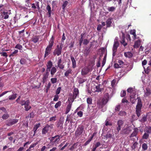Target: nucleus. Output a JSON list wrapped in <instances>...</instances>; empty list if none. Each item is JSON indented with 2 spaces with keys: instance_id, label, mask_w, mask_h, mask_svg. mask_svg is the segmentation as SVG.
Returning <instances> with one entry per match:
<instances>
[{
  "instance_id": "obj_1",
  "label": "nucleus",
  "mask_w": 151,
  "mask_h": 151,
  "mask_svg": "<svg viewBox=\"0 0 151 151\" xmlns=\"http://www.w3.org/2000/svg\"><path fill=\"white\" fill-rule=\"evenodd\" d=\"M60 137V136L59 135H57L54 137H50L49 138L50 143L52 145L56 146L59 143Z\"/></svg>"
},
{
  "instance_id": "obj_2",
  "label": "nucleus",
  "mask_w": 151,
  "mask_h": 151,
  "mask_svg": "<svg viewBox=\"0 0 151 151\" xmlns=\"http://www.w3.org/2000/svg\"><path fill=\"white\" fill-rule=\"evenodd\" d=\"M112 138L113 140L115 139L114 137V134L112 130H110L108 131L105 135L104 136V139H108Z\"/></svg>"
},
{
  "instance_id": "obj_3",
  "label": "nucleus",
  "mask_w": 151,
  "mask_h": 151,
  "mask_svg": "<svg viewBox=\"0 0 151 151\" xmlns=\"http://www.w3.org/2000/svg\"><path fill=\"white\" fill-rule=\"evenodd\" d=\"M54 43V38L52 36L49 42V45L45 50L51 52Z\"/></svg>"
},
{
  "instance_id": "obj_4",
  "label": "nucleus",
  "mask_w": 151,
  "mask_h": 151,
  "mask_svg": "<svg viewBox=\"0 0 151 151\" xmlns=\"http://www.w3.org/2000/svg\"><path fill=\"white\" fill-rule=\"evenodd\" d=\"M119 45L118 41L115 40L114 41V42L112 48L113 56L114 57L115 55V53L116 51L117 48Z\"/></svg>"
},
{
  "instance_id": "obj_5",
  "label": "nucleus",
  "mask_w": 151,
  "mask_h": 151,
  "mask_svg": "<svg viewBox=\"0 0 151 151\" xmlns=\"http://www.w3.org/2000/svg\"><path fill=\"white\" fill-rule=\"evenodd\" d=\"M62 46L61 45H58L57 47L54 50L53 53L54 55H57L58 56H59L61 54V50L62 49Z\"/></svg>"
},
{
  "instance_id": "obj_6",
  "label": "nucleus",
  "mask_w": 151,
  "mask_h": 151,
  "mask_svg": "<svg viewBox=\"0 0 151 151\" xmlns=\"http://www.w3.org/2000/svg\"><path fill=\"white\" fill-rule=\"evenodd\" d=\"M84 129L83 127V126H78L75 132V135L76 136H78L81 135L83 133Z\"/></svg>"
},
{
  "instance_id": "obj_7",
  "label": "nucleus",
  "mask_w": 151,
  "mask_h": 151,
  "mask_svg": "<svg viewBox=\"0 0 151 151\" xmlns=\"http://www.w3.org/2000/svg\"><path fill=\"white\" fill-rule=\"evenodd\" d=\"M2 16L4 19H6L9 18V16L11 14L10 10H3Z\"/></svg>"
},
{
  "instance_id": "obj_8",
  "label": "nucleus",
  "mask_w": 151,
  "mask_h": 151,
  "mask_svg": "<svg viewBox=\"0 0 151 151\" xmlns=\"http://www.w3.org/2000/svg\"><path fill=\"white\" fill-rule=\"evenodd\" d=\"M18 122V120L17 119L9 120L7 121L6 124L8 126H11L17 123Z\"/></svg>"
},
{
  "instance_id": "obj_9",
  "label": "nucleus",
  "mask_w": 151,
  "mask_h": 151,
  "mask_svg": "<svg viewBox=\"0 0 151 151\" xmlns=\"http://www.w3.org/2000/svg\"><path fill=\"white\" fill-rule=\"evenodd\" d=\"M49 75V71L46 70L43 76L42 81L43 83H45L47 80Z\"/></svg>"
},
{
  "instance_id": "obj_10",
  "label": "nucleus",
  "mask_w": 151,
  "mask_h": 151,
  "mask_svg": "<svg viewBox=\"0 0 151 151\" xmlns=\"http://www.w3.org/2000/svg\"><path fill=\"white\" fill-rule=\"evenodd\" d=\"M109 97V94L108 93L105 94L102 100V103L104 104H105L107 103L108 101Z\"/></svg>"
},
{
  "instance_id": "obj_11",
  "label": "nucleus",
  "mask_w": 151,
  "mask_h": 151,
  "mask_svg": "<svg viewBox=\"0 0 151 151\" xmlns=\"http://www.w3.org/2000/svg\"><path fill=\"white\" fill-rule=\"evenodd\" d=\"M123 65V62L121 60H119L117 63L114 64V66L115 68H119L122 67Z\"/></svg>"
},
{
  "instance_id": "obj_12",
  "label": "nucleus",
  "mask_w": 151,
  "mask_h": 151,
  "mask_svg": "<svg viewBox=\"0 0 151 151\" xmlns=\"http://www.w3.org/2000/svg\"><path fill=\"white\" fill-rule=\"evenodd\" d=\"M124 122L122 120H119L117 123V126L116 127V130L119 132L121 129V126L123 124Z\"/></svg>"
},
{
  "instance_id": "obj_13",
  "label": "nucleus",
  "mask_w": 151,
  "mask_h": 151,
  "mask_svg": "<svg viewBox=\"0 0 151 151\" xmlns=\"http://www.w3.org/2000/svg\"><path fill=\"white\" fill-rule=\"evenodd\" d=\"M139 130L137 128H135L134 129V130L133 133L131 134L130 136V138L131 140H134V139L132 138L134 137H135L137 135L138 132Z\"/></svg>"
},
{
  "instance_id": "obj_14",
  "label": "nucleus",
  "mask_w": 151,
  "mask_h": 151,
  "mask_svg": "<svg viewBox=\"0 0 151 151\" xmlns=\"http://www.w3.org/2000/svg\"><path fill=\"white\" fill-rule=\"evenodd\" d=\"M151 94V91L148 88H147L144 91V96L145 97H149Z\"/></svg>"
},
{
  "instance_id": "obj_15",
  "label": "nucleus",
  "mask_w": 151,
  "mask_h": 151,
  "mask_svg": "<svg viewBox=\"0 0 151 151\" xmlns=\"http://www.w3.org/2000/svg\"><path fill=\"white\" fill-rule=\"evenodd\" d=\"M53 65L52 63L50 60L46 64L47 69L46 70L50 71V69L52 68Z\"/></svg>"
},
{
  "instance_id": "obj_16",
  "label": "nucleus",
  "mask_w": 151,
  "mask_h": 151,
  "mask_svg": "<svg viewBox=\"0 0 151 151\" xmlns=\"http://www.w3.org/2000/svg\"><path fill=\"white\" fill-rule=\"evenodd\" d=\"M79 91L78 88H75L73 90V98L76 99L79 95Z\"/></svg>"
},
{
  "instance_id": "obj_17",
  "label": "nucleus",
  "mask_w": 151,
  "mask_h": 151,
  "mask_svg": "<svg viewBox=\"0 0 151 151\" xmlns=\"http://www.w3.org/2000/svg\"><path fill=\"white\" fill-rule=\"evenodd\" d=\"M50 126L48 124H47L42 130V133L43 134H45L49 130Z\"/></svg>"
},
{
  "instance_id": "obj_18",
  "label": "nucleus",
  "mask_w": 151,
  "mask_h": 151,
  "mask_svg": "<svg viewBox=\"0 0 151 151\" xmlns=\"http://www.w3.org/2000/svg\"><path fill=\"white\" fill-rule=\"evenodd\" d=\"M131 131V127H128L125 129H123L122 130V133L124 134H128Z\"/></svg>"
},
{
  "instance_id": "obj_19",
  "label": "nucleus",
  "mask_w": 151,
  "mask_h": 151,
  "mask_svg": "<svg viewBox=\"0 0 151 151\" xmlns=\"http://www.w3.org/2000/svg\"><path fill=\"white\" fill-rule=\"evenodd\" d=\"M129 95H130L131 101L132 103H134L135 101V100L134 99L136 95V94L135 93V91H134V93H130Z\"/></svg>"
},
{
  "instance_id": "obj_20",
  "label": "nucleus",
  "mask_w": 151,
  "mask_h": 151,
  "mask_svg": "<svg viewBox=\"0 0 151 151\" xmlns=\"http://www.w3.org/2000/svg\"><path fill=\"white\" fill-rule=\"evenodd\" d=\"M29 100L26 101V104L24 105L25 110L26 111H28L31 108V106L29 105Z\"/></svg>"
},
{
  "instance_id": "obj_21",
  "label": "nucleus",
  "mask_w": 151,
  "mask_h": 151,
  "mask_svg": "<svg viewBox=\"0 0 151 151\" xmlns=\"http://www.w3.org/2000/svg\"><path fill=\"white\" fill-rule=\"evenodd\" d=\"M89 71V70L87 68H83L81 71V74L82 75H84L86 74Z\"/></svg>"
},
{
  "instance_id": "obj_22",
  "label": "nucleus",
  "mask_w": 151,
  "mask_h": 151,
  "mask_svg": "<svg viewBox=\"0 0 151 151\" xmlns=\"http://www.w3.org/2000/svg\"><path fill=\"white\" fill-rule=\"evenodd\" d=\"M142 106L141 100L140 99H138L137 105L136 106V109L141 110V108Z\"/></svg>"
},
{
  "instance_id": "obj_23",
  "label": "nucleus",
  "mask_w": 151,
  "mask_h": 151,
  "mask_svg": "<svg viewBox=\"0 0 151 151\" xmlns=\"http://www.w3.org/2000/svg\"><path fill=\"white\" fill-rule=\"evenodd\" d=\"M70 59L72 62V67L74 68L76 67V60H75L74 58L72 56H71Z\"/></svg>"
},
{
  "instance_id": "obj_24",
  "label": "nucleus",
  "mask_w": 151,
  "mask_h": 151,
  "mask_svg": "<svg viewBox=\"0 0 151 151\" xmlns=\"http://www.w3.org/2000/svg\"><path fill=\"white\" fill-rule=\"evenodd\" d=\"M130 34L133 35L132 38L134 40H135L136 39V30H131L130 32Z\"/></svg>"
},
{
  "instance_id": "obj_25",
  "label": "nucleus",
  "mask_w": 151,
  "mask_h": 151,
  "mask_svg": "<svg viewBox=\"0 0 151 151\" xmlns=\"http://www.w3.org/2000/svg\"><path fill=\"white\" fill-rule=\"evenodd\" d=\"M40 124L39 123L37 124H36L34 126L33 129V131L34 133V135L36 133L37 129L40 127Z\"/></svg>"
},
{
  "instance_id": "obj_26",
  "label": "nucleus",
  "mask_w": 151,
  "mask_h": 151,
  "mask_svg": "<svg viewBox=\"0 0 151 151\" xmlns=\"http://www.w3.org/2000/svg\"><path fill=\"white\" fill-rule=\"evenodd\" d=\"M50 71V74L51 75V76L52 77L54 74L57 71V69L55 67H52Z\"/></svg>"
},
{
  "instance_id": "obj_27",
  "label": "nucleus",
  "mask_w": 151,
  "mask_h": 151,
  "mask_svg": "<svg viewBox=\"0 0 151 151\" xmlns=\"http://www.w3.org/2000/svg\"><path fill=\"white\" fill-rule=\"evenodd\" d=\"M71 104H69L66 107L65 111V114H67L70 111L71 107Z\"/></svg>"
},
{
  "instance_id": "obj_28",
  "label": "nucleus",
  "mask_w": 151,
  "mask_h": 151,
  "mask_svg": "<svg viewBox=\"0 0 151 151\" xmlns=\"http://www.w3.org/2000/svg\"><path fill=\"white\" fill-rule=\"evenodd\" d=\"M140 41L139 40H137L135 42L134 47V48H138L140 45Z\"/></svg>"
},
{
  "instance_id": "obj_29",
  "label": "nucleus",
  "mask_w": 151,
  "mask_h": 151,
  "mask_svg": "<svg viewBox=\"0 0 151 151\" xmlns=\"http://www.w3.org/2000/svg\"><path fill=\"white\" fill-rule=\"evenodd\" d=\"M17 97V94L16 93L12 95H11L9 96V98L10 100H13L15 99Z\"/></svg>"
},
{
  "instance_id": "obj_30",
  "label": "nucleus",
  "mask_w": 151,
  "mask_h": 151,
  "mask_svg": "<svg viewBox=\"0 0 151 151\" xmlns=\"http://www.w3.org/2000/svg\"><path fill=\"white\" fill-rule=\"evenodd\" d=\"M39 2H37L36 4V5L35 6V4L34 3L31 4H31H30L29 6H32V8L34 9H36V6H37V8H38L39 9Z\"/></svg>"
},
{
  "instance_id": "obj_31",
  "label": "nucleus",
  "mask_w": 151,
  "mask_h": 151,
  "mask_svg": "<svg viewBox=\"0 0 151 151\" xmlns=\"http://www.w3.org/2000/svg\"><path fill=\"white\" fill-rule=\"evenodd\" d=\"M73 116L72 115H68L67 116L66 119V122L68 121L69 122L70 120H71L73 119ZM66 122H65L66 123Z\"/></svg>"
},
{
  "instance_id": "obj_32",
  "label": "nucleus",
  "mask_w": 151,
  "mask_h": 151,
  "mask_svg": "<svg viewBox=\"0 0 151 151\" xmlns=\"http://www.w3.org/2000/svg\"><path fill=\"white\" fill-rule=\"evenodd\" d=\"M124 55L126 57L130 58L132 56V54L130 52H125Z\"/></svg>"
},
{
  "instance_id": "obj_33",
  "label": "nucleus",
  "mask_w": 151,
  "mask_h": 151,
  "mask_svg": "<svg viewBox=\"0 0 151 151\" xmlns=\"http://www.w3.org/2000/svg\"><path fill=\"white\" fill-rule=\"evenodd\" d=\"M71 72L72 70L70 69H69L64 74L65 76L67 77H68L69 74L71 73Z\"/></svg>"
},
{
  "instance_id": "obj_34",
  "label": "nucleus",
  "mask_w": 151,
  "mask_h": 151,
  "mask_svg": "<svg viewBox=\"0 0 151 151\" xmlns=\"http://www.w3.org/2000/svg\"><path fill=\"white\" fill-rule=\"evenodd\" d=\"M39 38L37 36H35L33 37L32 39V41L35 43L37 42Z\"/></svg>"
},
{
  "instance_id": "obj_35",
  "label": "nucleus",
  "mask_w": 151,
  "mask_h": 151,
  "mask_svg": "<svg viewBox=\"0 0 151 151\" xmlns=\"http://www.w3.org/2000/svg\"><path fill=\"white\" fill-rule=\"evenodd\" d=\"M120 42L124 46H125L127 45V42L125 41V39L124 38H123L121 40Z\"/></svg>"
},
{
  "instance_id": "obj_36",
  "label": "nucleus",
  "mask_w": 151,
  "mask_h": 151,
  "mask_svg": "<svg viewBox=\"0 0 151 151\" xmlns=\"http://www.w3.org/2000/svg\"><path fill=\"white\" fill-rule=\"evenodd\" d=\"M111 23V19H108L106 22V25L107 27H110Z\"/></svg>"
},
{
  "instance_id": "obj_37",
  "label": "nucleus",
  "mask_w": 151,
  "mask_h": 151,
  "mask_svg": "<svg viewBox=\"0 0 151 151\" xmlns=\"http://www.w3.org/2000/svg\"><path fill=\"white\" fill-rule=\"evenodd\" d=\"M134 91H135L134 89L132 88H129L127 90V91L128 93H129L130 94L131 93H134Z\"/></svg>"
},
{
  "instance_id": "obj_38",
  "label": "nucleus",
  "mask_w": 151,
  "mask_h": 151,
  "mask_svg": "<svg viewBox=\"0 0 151 151\" xmlns=\"http://www.w3.org/2000/svg\"><path fill=\"white\" fill-rule=\"evenodd\" d=\"M15 47V48L19 50H22V46L19 44H17L16 45Z\"/></svg>"
},
{
  "instance_id": "obj_39",
  "label": "nucleus",
  "mask_w": 151,
  "mask_h": 151,
  "mask_svg": "<svg viewBox=\"0 0 151 151\" xmlns=\"http://www.w3.org/2000/svg\"><path fill=\"white\" fill-rule=\"evenodd\" d=\"M18 51L17 50H15L13 52L11 53L10 55H9V57H10L11 56H14L18 52Z\"/></svg>"
},
{
  "instance_id": "obj_40",
  "label": "nucleus",
  "mask_w": 151,
  "mask_h": 151,
  "mask_svg": "<svg viewBox=\"0 0 151 151\" xmlns=\"http://www.w3.org/2000/svg\"><path fill=\"white\" fill-rule=\"evenodd\" d=\"M142 147L144 150H145L147 149L148 146L146 144L144 143L142 145Z\"/></svg>"
},
{
  "instance_id": "obj_41",
  "label": "nucleus",
  "mask_w": 151,
  "mask_h": 151,
  "mask_svg": "<svg viewBox=\"0 0 151 151\" xmlns=\"http://www.w3.org/2000/svg\"><path fill=\"white\" fill-rule=\"evenodd\" d=\"M75 99L73 98V97L72 98H68V101L69 102V104L71 103L72 105V103L73 101Z\"/></svg>"
},
{
  "instance_id": "obj_42",
  "label": "nucleus",
  "mask_w": 151,
  "mask_h": 151,
  "mask_svg": "<svg viewBox=\"0 0 151 151\" xmlns=\"http://www.w3.org/2000/svg\"><path fill=\"white\" fill-rule=\"evenodd\" d=\"M51 83H55L57 81V78H51L50 79Z\"/></svg>"
},
{
  "instance_id": "obj_43",
  "label": "nucleus",
  "mask_w": 151,
  "mask_h": 151,
  "mask_svg": "<svg viewBox=\"0 0 151 151\" xmlns=\"http://www.w3.org/2000/svg\"><path fill=\"white\" fill-rule=\"evenodd\" d=\"M58 66L60 69H63L64 68V65L62 63L57 64Z\"/></svg>"
},
{
  "instance_id": "obj_44",
  "label": "nucleus",
  "mask_w": 151,
  "mask_h": 151,
  "mask_svg": "<svg viewBox=\"0 0 151 151\" xmlns=\"http://www.w3.org/2000/svg\"><path fill=\"white\" fill-rule=\"evenodd\" d=\"M87 102L88 105L91 104L92 102V99L89 98H88L87 99Z\"/></svg>"
},
{
  "instance_id": "obj_45",
  "label": "nucleus",
  "mask_w": 151,
  "mask_h": 151,
  "mask_svg": "<svg viewBox=\"0 0 151 151\" xmlns=\"http://www.w3.org/2000/svg\"><path fill=\"white\" fill-rule=\"evenodd\" d=\"M85 80L81 78H79L78 80V82L79 83H82L84 82Z\"/></svg>"
},
{
  "instance_id": "obj_46",
  "label": "nucleus",
  "mask_w": 151,
  "mask_h": 151,
  "mask_svg": "<svg viewBox=\"0 0 151 151\" xmlns=\"http://www.w3.org/2000/svg\"><path fill=\"white\" fill-rule=\"evenodd\" d=\"M61 105V102L60 101H59L55 105V108L57 109L58 107L60 106Z\"/></svg>"
},
{
  "instance_id": "obj_47",
  "label": "nucleus",
  "mask_w": 151,
  "mask_h": 151,
  "mask_svg": "<svg viewBox=\"0 0 151 151\" xmlns=\"http://www.w3.org/2000/svg\"><path fill=\"white\" fill-rule=\"evenodd\" d=\"M119 114L121 116H124L126 115V112L124 111H121L119 112Z\"/></svg>"
},
{
  "instance_id": "obj_48",
  "label": "nucleus",
  "mask_w": 151,
  "mask_h": 151,
  "mask_svg": "<svg viewBox=\"0 0 151 151\" xmlns=\"http://www.w3.org/2000/svg\"><path fill=\"white\" fill-rule=\"evenodd\" d=\"M96 90H95L96 91L100 92L101 91V89L100 88V85H98L95 86Z\"/></svg>"
},
{
  "instance_id": "obj_49",
  "label": "nucleus",
  "mask_w": 151,
  "mask_h": 151,
  "mask_svg": "<svg viewBox=\"0 0 151 151\" xmlns=\"http://www.w3.org/2000/svg\"><path fill=\"white\" fill-rule=\"evenodd\" d=\"M68 4V2L67 1H65L63 3L62 5V8L63 9H64L66 6Z\"/></svg>"
},
{
  "instance_id": "obj_50",
  "label": "nucleus",
  "mask_w": 151,
  "mask_h": 151,
  "mask_svg": "<svg viewBox=\"0 0 151 151\" xmlns=\"http://www.w3.org/2000/svg\"><path fill=\"white\" fill-rule=\"evenodd\" d=\"M83 111H80L78 112L77 113V114L78 115V116H79L80 117H81L83 115Z\"/></svg>"
},
{
  "instance_id": "obj_51",
  "label": "nucleus",
  "mask_w": 151,
  "mask_h": 151,
  "mask_svg": "<svg viewBox=\"0 0 151 151\" xmlns=\"http://www.w3.org/2000/svg\"><path fill=\"white\" fill-rule=\"evenodd\" d=\"M30 0H25V2L26 3V5L27 6L30 7L29 6L30 4H31V3L30 2Z\"/></svg>"
},
{
  "instance_id": "obj_52",
  "label": "nucleus",
  "mask_w": 151,
  "mask_h": 151,
  "mask_svg": "<svg viewBox=\"0 0 151 151\" xmlns=\"http://www.w3.org/2000/svg\"><path fill=\"white\" fill-rule=\"evenodd\" d=\"M9 117V115L7 114H6L3 115L2 116V118L4 119H7Z\"/></svg>"
},
{
  "instance_id": "obj_53",
  "label": "nucleus",
  "mask_w": 151,
  "mask_h": 151,
  "mask_svg": "<svg viewBox=\"0 0 151 151\" xmlns=\"http://www.w3.org/2000/svg\"><path fill=\"white\" fill-rule=\"evenodd\" d=\"M61 90V88L59 87L57 88L56 91V94L58 95L59 94L60 92V91Z\"/></svg>"
},
{
  "instance_id": "obj_54",
  "label": "nucleus",
  "mask_w": 151,
  "mask_h": 151,
  "mask_svg": "<svg viewBox=\"0 0 151 151\" xmlns=\"http://www.w3.org/2000/svg\"><path fill=\"white\" fill-rule=\"evenodd\" d=\"M140 109H137L136 110V113L138 117H139L140 115L141 110Z\"/></svg>"
},
{
  "instance_id": "obj_55",
  "label": "nucleus",
  "mask_w": 151,
  "mask_h": 151,
  "mask_svg": "<svg viewBox=\"0 0 151 151\" xmlns=\"http://www.w3.org/2000/svg\"><path fill=\"white\" fill-rule=\"evenodd\" d=\"M105 124L106 126H111L112 125L111 123L110 122H109L107 120H106L105 122Z\"/></svg>"
},
{
  "instance_id": "obj_56",
  "label": "nucleus",
  "mask_w": 151,
  "mask_h": 151,
  "mask_svg": "<svg viewBox=\"0 0 151 151\" xmlns=\"http://www.w3.org/2000/svg\"><path fill=\"white\" fill-rule=\"evenodd\" d=\"M50 51L45 50V57L48 56L49 54H50Z\"/></svg>"
},
{
  "instance_id": "obj_57",
  "label": "nucleus",
  "mask_w": 151,
  "mask_h": 151,
  "mask_svg": "<svg viewBox=\"0 0 151 151\" xmlns=\"http://www.w3.org/2000/svg\"><path fill=\"white\" fill-rule=\"evenodd\" d=\"M149 136V134L147 133H145L143 136V138L144 139H147L148 138Z\"/></svg>"
},
{
  "instance_id": "obj_58",
  "label": "nucleus",
  "mask_w": 151,
  "mask_h": 151,
  "mask_svg": "<svg viewBox=\"0 0 151 151\" xmlns=\"http://www.w3.org/2000/svg\"><path fill=\"white\" fill-rule=\"evenodd\" d=\"M26 62V60L24 59H22L20 60V63L21 64L23 65L25 64Z\"/></svg>"
},
{
  "instance_id": "obj_59",
  "label": "nucleus",
  "mask_w": 151,
  "mask_h": 151,
  "mask_svg": "<svg viewBox=\"0 0 151 151\" xmlns=\"http://www.w3.org/2000/svg\"><path fill=\"white\" fill-rule=\"evenodd\" d=\"M126 91H122L121 93V96L122 97H123L126 95Z\"/></svg>"
},
{
  "instance_id": "obj_60",
  "label": "nucleus",
  "mask_w": 151,
  "mask_h": 151,
  "mask_svg": "<svg viewBox=\"0 0 151 151\" xmlns=\"http://www.w3.org/2000/svg\"><path fill=\"white\" fill-rule=\"evenodd\" d=\"M120 108V104L116 105L115 108V110L116 111H119Z\"/></svg>"
},
{
  "instance_id": "obj_61",
  "label": "nucleus",
  "mask_w": 151,
  "mask_h": 151,
  "mask_svg": "<svg viewBox=\"0 0 151 151\" xmlns=\"http://www.w3.org/2000/svg\"><path fill=\"white\" fill-rule=\"evenodd\" d=\"M0 54L1 55V56L5 57L6 58L7 56V53L6 52H1L0 53Z\"/></svg>"
},
{
  "instance_id": "obj_62",
  "label": "nucleus",
  "mask_w": 151,
  "mask_h": 151,
  "mask_svg": "<svg viewBox=\"0 0 151 151\" xmlns=\"http://www.w3.org/2000/svg\"><path fill=\"white\" fill-rule=\"evenodd\" d=\"M59 98V96L58 95L56 94L54 96V98L53 99V100L55 101H57L58 100Z\"/></svg>"
},
{
  "instance_id": "obj_63",
  "label": "nucleus",
  "mask_w": 151,
  "mask_h": 151,
  "mask_svg": "<svg viewBox=\"0 0 151 151\" xmlns=\"http://www.w3.org/2000/svg\"><path fill=\"white\" fill-rule=\"evenodd\" d=\"M10 91H6L3 92L0 95V97L3 96L7 93L10 92Z\"/></svg>"
},
{
  "instance_id": "obj_64",
  "label": "nucleus",
  "mask_w": 151,
  "mask_h": 151,
  "mask_svg": "<svg viewBox=\"0 0 151 151\" xmlns=\"http://www.w3.org/2000/svg\"><path fill=\"white\" fill-rule=\"evenodd\" d=\"M101 144L100 142H97L95 146H94L96 148H97L99 146L101 145Z\"/></svg>"
}]
</instances>
